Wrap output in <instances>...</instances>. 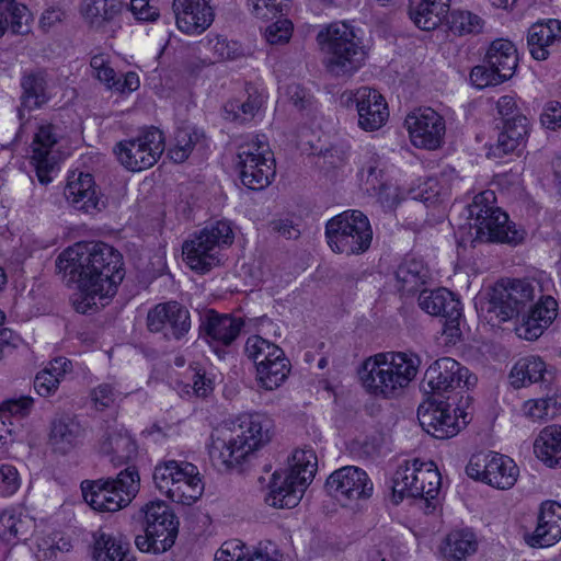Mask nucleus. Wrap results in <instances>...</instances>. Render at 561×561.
Listing matches in <instances>:
<instances>
[{"mask_svg": "<svg viewBox=\"0 0 561 561\" xmlns=\"http://www.w3.org/2000/svg\"><path fill=\"white\" fill-rule=\"evenodd\" d=\"M561 41V21L550 19L533 24L527 33V46L531 57L546 60L556 43Z\"/></svg>", "mask_w": 561, "mask_h": 561, "instance_id": "nucleus-28", "label": "nucleus"}, {"mask_svg": "<svg viewBox=\"0 0 561 561\" xmlns=\"http://www.w3.org/2000/svg\"><path fill=\"white\" fill-rule=\"evenodd\" d=\"M190 368L193 370V386L183 385L182 391L187 396L193 393L196 397L206 398L214 390L213 379L207 377L205 371L197 366L190 365Z\"/></svg>", "mask_w": 561, "mask_h": 561, "instance_id": "nucleus-53", "label": "nucleus"}, {"mask_svg": "<svg viewBox=\"0 0 561 561\" xmlns=\"http://www.w3.org/2000/svg\"><path fill=\"white\" fill-rule=\"evenodd\" d=\"M543 127L556 130L561 127V103L558 101L548 102L540 115Z\"/></svg>", "mask_w": 561, "mask_h": 561, "instance_id": "nucleus-64", "label": "nucleus"}, {"mask_svg": "<svg viewBox=\"0 0 561 561\" xmlns=\"http://www.w3.org/2000/svg\"><path fill=\"white\" fill-rule=\"evenodd\" d=\"M147 327L168 340H181L191 330L190 311L178 301L158 304L148 312Z\"/></svg>", "mask_w": 561, "mask_h": 561, "instance_id": "nucleus-16", "label": "nucleus"}, {"mask_svg": "<svg viewBox=\"0 0 561 561\" xmlns=\"http://www.w3.org/2000/svg\"><path fill=\"white\" fill-rule=\"evenodd\" d=\"M100 450L117 467L127 465L137 456V444L123 427H108L100 443Z\"/></svg>", "mask_w": 561, "mask_h": 561, "instance_id": "nucleus-27", "label": "nucleus"}, {"mask_svg": "<svg viewBox=\"0 0 561 561\" xmlns=\"http://www.w3.org/2000/svg\"><path fill=\"white\" fill-rule=\"evenodd\" d=\"M271 232L279 241H295L300 237V229L289 218H277L270 224Z\"/></svg>", "mask_w": 561, "mask_h": 561, "instance_id": "nucleus-58", "label": "nucleus"}, {"mask_svg": "<svg viewBox=\"0 0 561 561\" xmlns=\"http://www.w3.org/2000/svg\"><path fill=\"white\" fill-rule=\"evenodd\" d=\"M561 539V504L556 501L541 503L537 516V526L533 534L525 536L526 542L534 548L549 547Z\"/></svg>", "mask_w": 561, "mask_h": 561, "instance_id": "nucleus-23", "label": "nucleus"}, {"mask_svg": "<svg viewBox=\"0 0 561 561\" xmlns=\"http://www.w3.org/2000/svg\"><path fill=\"white\" fill-rule=\"evenodd\" d=\"M21 85L23 89V107L28 110L39 108L50 99L47 77L44 72H35L24 76L22 78Z\"/></svg>", "mask_w": 561, "mask_h": 561, "instance_id": "nucleus-39", "label": "nucleus"}, {"mask_svg": "<svg viewBox=\"0 0 561 561\" xmlns=\"http://www.w3.org/2000/svg\"><path fill=\"white\" fill-rule=\"evenodd\" d=\"M534 449L549 467L561 465V426L552 425L545 427L536 438Z\"/></svg>", "mask_w": 561, "mask_h": 561, "instance_id": "nucleus-36", "label": "nucleus"}, {"mask_svg": "<svg viewBox=\"0 0 561 561\" xmlns=\"http://www.w3.org/2000/svg\"><path fill=\"white\" fill-rule=\"evenodd\" d=\"M380 160L378 157L374 154L368 157L367 161H365L359 170V178L367 185V191H374L379 193L380 190L385 186L381 182L382 170L380 169Z\"/></svg>", "mask_w": 561, "mask_h": 561, "instance_id": "nucleus-51", "label": "nucleus"}, {"mask_svg": "<svg viewBox=\"0 0 561 561\" xmlns=\"http://www.w3.org/2000/svg\"><path fill=\"white\" fill-rule=\"evenodd\" d=\"M419 460H414L411 465L407 462L400 466L392 478V501L396 505L403 501L404 497L412 496V486L417 484L416 466Z\"/></svg>", "mask_w": 561, "mask_h": 561, "instance_id": "nucleus-45", "label": "nucleus"}, {"mask_svg": "<svg viewBox=\"0 0 561 561\" xmlns=\"http://www.w3.org/2000/svg\"><path fill=\"white\" fill-rule=\"evenodd\" d=\"M21 484L20 474L12 465L0 463V496L14 494Z\"/></svg>", "mask_w": 561, "mask_h": 561, "instance_id": "nucleus-56", "label": "nucleus"}, {"mask_svg": "<svg viewBox=\"0 0 561 561\" xmlns=\"http://www.w3.org/2000/svg\"><path fill=\"white\" fill-rule=\"evenodd\" d=\"M502 130L524 144L529 131V121L522 113H517L512 118H506Z\"/></svg>", "mask_w": 561, "mask_h": 561, "instance_id": "nucleus-60", "label": "nucleus"}, {"mask_svg": "<svg viewBox=\"0 0 561 561\" xmlns=\"http://www.w3.org/2000/svg\"><path fill=\"white\" fill-rule=\"evenodd\" d=\"M163 151V134L154 127H151L136 139L121 141L115 150L121 163L133 172L152 167Z\"/></svg>", "mask_w": 561, "mask_h": 561, "instance_id": "nucleus-9", "label": "nucleus"}, {"mask_svg": "<svg viewBox=\"0 0 561 561\" xmlns=\"http://www.w3.org/2000/svg\"><path fill=\"white\" fill-rule=\"evenodd\" d=\"M215 561H245L244 543L239 539L224 542L215 556Z\"/></svg>", "mask_w": 561, "mask_h": 561, "instance_id": "nucleus-62", "label": "nucleus"}, {"mask_svg": "<svg viewBox=\"0 0 561 561\" xmlns=\"http://www.w3.org/2000/svg\"><path fill=\"white\" fill-rule=\"evenodd\" d=\"M121 9L122 2L117 0H82L80 4L84 22L98 32H106Z\"/></svg>", "mask_w": 561, "mask_h": 561, "instance_id": "nucleus-31", "label": "nucleus"}, {"mask_svg": "<svg viewBox=\"0 0 561 561\" xmlns=\"http://www.w3.org/2000/svg\"><path fill=\"white\" fill-rule=\"evenodd\" d=\"M84 436L85 428L76 416L64 414L51 421L49 442L61 454H67L81 444Z\"/></svg>", "mask_w": 561, "mask_h": 561, "instance_id": "nucleus-29", "label": "nucleus"}, {"mask_svg": "<svg viewBox=\"0 0 561 561\" xmlns=\"http://www.w3.org/2000/svg\"><path fill=\"white\" fill-rule=\"evenodd\" d=\"M327 492L337 501L367 500L374 485L365 470L356 466H344L333 471L325 481Z\"/></svg>", "mask_w": 561, "mask_h": 561, "instance_id": "nucleus-15", "label": "nucleus"}, {"mask_svg": "<svg viewBox=\"0 0 561 561\" xmlns=\"http://www.w3.org/2000/svg\"><path fill=\"white\" fill-rule=\"evenodd\" d=\"M492 455H494L493 451L472 455L466 467L467 474L474 480L485 483L484 477L486 476V470H489V460H492Z\"/></svg>", "mask_w": 561, "mask_h": 561, "instance_id": "nucleus-61", "label": "nucleus"}, {"mask_svg": "<svg viewBox=\"0 0 561 561\" xmlns=\"http://www.w3.org/2000/svg\"><path fill=\"white\" fill-rule=\"evenodd\" d=\"M122 392L111 383H101L92 391V400L95 405L103 410L111 407Z\"/></svg>", "mask_w": 561, "mask_h": 561, "instance_id": "nucleus-63", "label": "nucleus"}, {"mask_svg": "<svg viewBox=\"0 0 561 561\" xmlns=\"http://www.w3.org/2000/svg\"><path fill=\"white\" fill-rule=\"evenodd\" d=\"M474 551L476 542L472 539V535L465 531L450 533L443 548V553L447 561H462Z\"/></svg>", "mask_w": 561, "mask_h": 561, "instance_id": "nucleus-47", "label": "nucleus"}, {"mask_svg": "<svg viewBox=\"0 0 561 561\" xmlns=\"http://www.w3.org/2000/svg\"><path fill=\"white\" fill-rule=\"evenodd\" d=\"M140 478L134 466L122 470L116 478L84 480L81 491L84 501L98 512H117L127 506L139 491Z\"/></svg>", "mask_w": 561, "mask_h": 561, "instance_id": "nucleus-6", "label": "nucleus"}, {"mask_svg": "<svg viewBox=\"0 0 561 561\" xmlns=\"http://www.w3.org/2000/svg\"><path fill=\"white\" fill-rule=\"evenodd\" d=\"M470 80L473 85L482 89L488 85H496L502 83L506 79L500 77V75L486 64L473 67L470 72Z\"/></svg>", "mask_w": 561, "mask_h": 561, "instance_id": "nucleus-57", "label": "nucleus"}, {"mask_svg": "<svg viewBox=\"0 0 561 561\" xmlns=\"http://www.w3.org/2000/svg\"><path fill=\"white\" fill-rule=\"evenodd\" d=\"M34 405V399L30 396H21L16 399H9L0 404V414L5 417V413L11 416L23 419L27 416Z\"/></svg>", "mask_w": 561, "mask_h": 561, "instance_id": "nucleus-55", "label": "nucleus"}, {"mask_svg": "<svg viewBox=\"0 0 561 561\" xmlns=\"http://www.w3.org/2000/svg\"><path fill=\"white\" fill-rule=\"evenodd\" d=\"M485 64L492 67L503 79L513 77L517 64V50L514 44L507 39H496L490 45Z\"/></svg>", "mask_w": 561, "mask_h": 561, "instance_id": "nucleus-34", "label": "nucleus"}, {"mask_svg": "<svg viewBox=\"0 0 561 561\" xmlns=\"http://www.w3.org/2000/svg\"><path fill=\"white\" fill-rule=\"evenodd\" d=\"M450 0H410L409 15L423 31L435 30L449 11Z\"/></svg>", "mask_w": 561, "mask_h": 561, "instance_id": "nucleus-30", "label": "nucleus"}, {"mask_svg": "<svg viewBox=\"0 0 561 561\" xmlns=\"http://www.w3.org/2000/svg\"><path fill=\"white\" fill-rule=\"evenodd\" d=\"M448 23L450 31L458 35L478 34L483 27V20L479 15L462 10L453 11Z\"/></svg>", "mask_w": 561, "mask_h": 561, "instance_id": "nucleus-50", "label": "nucleus"}, {"mask_svg": "<svg viewBox=\"0 0 561 561\" xmlns=\"http://www.w3.org/2000/svg\"><path fill=\"white\" fill-rule=\"evenodd\" d=\"M420 358L402 352L378 353L365 359L358 369L363 387L371 394L394 398L414 379Z\"/></svg>", "mask_w": 561, "mask_h": 561, "instance_id": "nucleus-3", "label": "nucleus"}, {"mask_svg": "<svg viewBox=\"0 0 561 561\" xmlns=\"http://www.w3.org/2000/svg\"><path fill=\"white\" fill-rule=\"evenodd\" d=\"M208 455L217 471L242 472L245 461V431L242 424L231 422L215 430L210 435Z\"/></svg>", "mask_w": 561, "mask_h": 561, "instance_id": "nucleus-7", "label": "nucleus"}, {"mask_svg": "<svg viewBox=\"0 0 561 561\" xmlns=\"http://www.w3.org/2000/svg\"><path fill=\"white\" fill-rule=\"evenodd\" d=\"M59 138L58 128L50 123L38 125L34 134L31 163L34 165L38 182L43 185L49 184L59 171Z\"/></svg>", "mask_w": 561, "mask_h": 561, "instance_id": "nucleus-10", "label": "nucleus"}, {"mask_svg": "<svg viewBox=\"0 0 561 561\" xmlns=\"http://www.w3.org/2000/svg\"><path fill=\"white\" fill-rule=\"evenodd\" d=\"M317 42L323 54V64L332 76L350 77L365 62L367 53L354 27L345 22H334L322 27Z\"/></svg>", "mask_w": 561, "mask_h": 561, "instance_id": "nucleus-4", "label": "nucleus"}, {"mask_svg": "<svg viewBox=\"0 0 561 561\" xmlns=\"http://www.w3.org/2000/svg\"><path fill=\"white\" fill-rule=\"evenodd\" d=\"M184 471V461L167 460L154 467L153 481L156 486L162 494H168L169 489L178 484V480L182 479Z\"/></svg>", "mask_w": 561, "mask_h": 561, "instance_id": "nucleus-48", "label": "nucleus"}, {"mask_svg": "<svg viewBox=\"0 0 561 561\" xmlns=\"http://www.w3.org/2000/svg\"><path fill=\"white\" fill-rule=\"evenodd\" d=\"M416 474H417V484L412 486V496L413 499H423L426 502V507L433 505L435 508V503L433 501L436 500L442 478L436 468L431 465H425L423 462H419L416 466Z\"/></svg>", "mask_w": 561, "mask_h": 561, "instance_id": "nucleus-38", "label": "nucleus"}, {"mask_svg": "<svg viewBox=\"0 0 561 561\" xmlns=\"http://www.w3.org/2000/svg\"><path fill=\"white\" fill-rule=\"evenodd\" d=\"M234 232L227 220H218L206 225L193 239L184 241L183 245H231Z\"/></svg>", "mask_w": 561, "mask_h": 561, "instance_id": "nucleus-40", "label": "nucleus"}, {"mask_svg": "<svg viewBox=\"0 0 561 561\" xmlns=\"http://www.w3.org/2000/svg\"><path fill=\"white\" fill-rule=\"evenodd\" d=\"M3 7L9 11L10 21L8 20V25H10L12 33L21 35L28 33L31 21L28 9L14 2L9 7Z\"/></svg>", "mask_w": 561, "mask_h": 561, "instance_id": "nucleus-54", "label": "nucleus"}, {"mask_svg": "<svg viewBox=\"0 0 561 561\" xmlns=\"http://www.w3.org/2000/svg\"><path fill=\"white\" fill-rule=\"evenodd\" d=\"M534 290L526 279H501L488 294L486 311L503 322L518 318L533 302Z\"/></svg>", "mask_w": 561, "mask_h": 561, "instance_id": "nucleus-8", "label": "nucleus"}, {"mask_svg": "<svg viewBox=\"0 0 561 561\" xmlns=\"http://www.w3.org/2000/svg\"><path fill=\"white\" fill-rule=\"evenodd\" d=\"M465 211L467 222L456 231L457 245L473 242L518 244L525 240V230L517 228L508 215L495 205L493 191L477 194Z\"/></svg>", "mask_w": 561, "mask_h": 561, "instance_id": "nucleus-2", "label": "nucleus"}, {"mask_svg": "<svg viewBox=\"0 0 561 561\" xmlns=\"http://www.w3.org/2000/svg\"><path fill=\"white\" fill-rule=\"evenodd\" d=\"M404 123L415 147L434 150L443 144L446 133L445 119L433 108H417L408 114Z\"/></svg>", "mask_w": 561, "mask_h": 561, "instance_id": "nucleus-14", "label": "nucleus"}, {"mask_svg": "<svg viewBox=\"0 0 561 561\" xmlns=\"http://www.w3.org/2000/svg\"><path fill=\"white\" fill-rule=\"evenodd\" d=\"M491 458L484 477L485 483L501 490L511 489L517 481L518 467L512 458L497 453H494Z\"/></svg>", "mask_w": 561, "mask_h": 561, "instance_id": "nucleus-35", "label": "nucleus"}, {"mask_svg": "<svg viewBox=\"0 0 561 561\" xmlns=\"http://www.w3.org/2000/svg\"><path fill=\"white\" fill-rule=\"evenodd\" d=\"M243 320L228 314H219L215 310H208L202 319L201 331L209 343L229 345L239 335Z\"/></svg>", "mask_w": 561, "mask_h": 561, "instance_id": "nucleus-26", "label": "nucleus"}, {"mask_svg": "<svg viewBox=\"0 0 561 561\" xmlns=\"http://www.w3.org/2000/svg\"><path fill=\"white\" fill-rule=\"evenodd\" d=\"M274 421L266 413L248 415V459L271 443L274 436Z\"/></svg>", "mask_w": 561, "mask_h": 561, "instance_id": "nucleus-37", "label": "nucleus"}, {"mask_svg": "<svg viewBox=\"0 0 561 561\" xmlns=\"http://www.w3.org/2000/svg\"><path fill=\"white\" fill-rule=\"evenodd\" d=\"M358 113V126L366 131L379 129L388 119L389 112L383 96L375 89L362 87L354 93Z\"/></svg>", "mask_w": 561, "mask_h": 561, "instance_id": "nucleus-22", "label": "nucleus"}, {"mask_svg": "<svg viewBox=\"0 0 561 561\" xmlns=\"http://www.w3.org/2000/svg\"><path fill=\"white\" fill-rule=\"evenodd\" d=\"M205 135L192 126L179 127L174 134V144L169 150L171 160L176 163L184 162L196 146H202Z\"/></svg>", "mask_w": 561, "mask_h": 561, "instance_id": "nucleus-43", "label": "nucleus"}, {"mask_svg": "<svg viewBox=\"0 0 561 561\" xmlns=\"http://www.w3.org/2000/svg\"><path fill=\"white\" fill-rule=\"evenodd\" d=\"M317 469L318 458L312 448L296 449L288 460V468L272 474L266 502L278 508L297 506Z\"/></svg>", "mask_w": 561, "mask_h": 561, "instance_id": "nucleus-5", "label": "nucleus"}, {"mask_svg": "<svg viewBox=\"0 0 561 561\" xmlns=\"http://www.w3.org/2000/svg\"><path fill=\"white\" fill-rule=\"evenodd\" d=\"M56 270L79 293L72 305L77 312L89 313L105 306L125 277L123 255L116 248H64L56 259Z\"/></svg>", "mask_w": 561, "mask_h": 561, "instance_id": "nucleus-1", "label": "nucleus"}, {"mask_svg": "<svg viewBox=\"0 0 561 561\" xmlns=\"http://www.w3.org/2000/svg\"><path fill=\"white\" fill-rule=\"evenodd\" d=\"M92 539L94 561H135L130 543L122 534L99 528L92 534Z\"/></svg>", "mask_w": 561, "mask_h": 561, "instance_id": "nucleus-25", "label": "nucleus"}, {"mask_svg": "<svg viewBox=\"0 0 561 561\" xmlns=\"http://www.w3.org/2000/svg\"><path fill=\"white\" fill-rule=\"evenodd\" d=\"M419 306L431 316L445 319L443 333L448 337L457 339L461 335L460 320L462 317L461 302L456 295L446 289L421 290L419 295Z\"/></svg>", "mask_w": 561, "mask_h": 561, "instance_id": "nucleus-13", "label": "nucleus"}, {"mask_svg": "<svg viewBox=\"0 0 561 561\" xmlns=\"http://www.w3.org/2000/svg\"><path fill=\"white\" fill-rule=\"evenodd\" d=\"M396 275L398 282L401 283L402 293L414 295L426 283L428 271L422 260L412 257L404 260L399 265Z\"/></svg>", "mask_w": 561, "mask_h": 561, "instance_id": "nucleus-42", "label": "nucleus"}, {"mask_svg": "<svg viewBox=\"0 0 561 561\" xmlns=\"http://www.w3.org/2000/svg\"><path fill=\"white\" fill-rule=\"evenodd\" d=\"M64 195L76 209L85 214H95L106 207V199L90 173H70Z\"/></svg>", "mask_w": 561, "mask_h": 561, "instance_id": "nucleus-20", "label": "nucleus"}, {"mask_svg": "<svg viewBox=\"0 0 561 561\" xmlns=\"http://www.w3.org/2000/svg\"><path fill=\"white\" fill-rule=\"evenodd\" d=\"M185 264L194 272L204 274L219 265L220 257L216 248H181Z\"/></svg>", "mask_w": 561, "mask_h": 561, "instance_id": "nucleus-46", "label": "nucleus"}, {"mask_svg": "<svg viewBox=\"0 0 561 561\" xmlns=\"http://www.w3.org/2000/svg\"><path fill=\"white\" fill-rule=\"evenodd\" d=\"M451 404L430 397L417 409V420L422 428L437 439H446L460 431L456 409L450 413Z\"/></svg>", "mask_w": 561, "mask_h": 561, "instance_id": "nucleus-17", "label": "nucleus"}, {"mask_svg": "<svg viewBox=\"0 0 561 561\" xmlns=\"http://www.w3.org/2000/svg\"><path fill=\"white\" fill-rule=\"evenodd\" d=\"M178 28L187 35H199L214 22L215 11L210 0H173Z\"/></svg>", "mask_w": 561, "mask_h": 561, "instance_id": "nucleus-21", "label": "nucleus"}, {"mask_svg": "<svg viewBox=\"0 0 561 561\" xmlns=\"http://www.w3.org/2000/svg\"><path fill=\"white\" fill-rule=\"evenodd\" d=\"M33 527L28 516L14 510H7L0 515V538L8 543L27 539Z\"/></svg>", "mask_w": 561, "mask_h": 561, "instance_id": "nucleus-41", "label": "nucleus"}, {"mask_svg": "<svg viewBox=\"0 0 561 561\" xmlns=\"http://www.w3.org/2000/svg\"><path fill=\"white\" fill-rule=\"evenodd\" d=\"M140 514L144 518L145 533H149L160 542L157 550H169L179 533V520L171 508L162 501L150 502L140 510Z\"/></svg>", "mask_w": 561, "mask_h": 561, "instance_id": "nucleus-19", "label": "nucleus"}, {"mask_svg": "<svg viewBox=\"0 0 561 561\" xmlns=\"http://www.w3.org/2000/svg\"><path fill=\"white\" fill-rule=\"evenodd\" d=\"M477 378L469 374V369L451 357H442L436 359L426 369L423 388L426 393L444 397L446 393L465 386L469 387L476 382Z\"/></svg>", "mask_w": 561, "mask_h": 561, "instance_id": "nucleus-12", "label": "nucleus"}, {"mask_svg": "<svg viewBox=\"0 0 561 561\" xmlns=\"http://www.w3.org/2000/svg\"><path fill=\"white\" fill-rule=\"evenodd\" d=\"M60 383V379L48 371L46 368L38 371L34 378V389L41 397L53 396Z\"/></svg>", "mask_w": 561, "mask_h": 561, "instance_id": "nucleus-59", "label": "nucleus"}, {"mask_svg": "<svg viewBox=\"0 0 561 561\" xmlns=\"http://www.w3.org/2000/svg\"><path fill=\"white\" fill-rule=\"evenodd\" d=\"M325 237L328 245H370L373 230L365 214L348 209L328 220Z\"/></svg>", "mask_w": 561, "mask_h": 561, "instance_id": "nucleus-11", "label": "nucleus"}, {"mask_svg": "<svg viewBox=\"0 0 561 561\" xmlns=\"http://www.w3.org/2000/svg\"><path fill=\"white\" fill-rule=\"evenodd\" d=\"M261 30L263 37L270 45H283L288 43L291 37L293 24L287 19H277Z\"/></svg>", "mask_w": 561, "mask_h": 561, "instance_id": "nucleus-52", "label": "nucleus"}, {"mask_svg": "<svg viewBox=\"0 0 561 561\" xmlns=\"http://www.w3.org/2000/svg\"><path fill=\"white\" fill-rule=\"evenodd\" d=\"M560 411L561 404L554 396L529 400L524 404L525 414L533 420H551L556 417Z\"/></svg>", "mask_w": 561, "mask_h": 561, "instance_id": "nucleus-49", "label": "nucleus"}, {"mask_svg": "<svg viewBox=\"0 0 561 561\" xmlns=\"http://www.w3.org/2000/svg\"><path fill=\"white\" fill-rule=\"evenodd\" d=\"M204 492V483L197 467L191 462H184L182 479L178 484L169 489L167 496L175 503L191 505L196 502Z\"/></svg>", "mask_w": 561, "mask_h": 561, "instance_id": "nucleus-32", "label": "nucleus"}, {"mask_svg": "<svg viewBox=\"0 0 561 561\" xmlns=\"http://www.w3.org/2000/svg\"><path fill=\"white\" fill-rule=\"evenodd\" d=\"M510 378L514 388H522L538 381L550 382L552 374L546 369V364L540 357L527 356L515 363Z\"/></svg>", "mask_w": 561, "mask_h": 561, "instance_id": "nucleus-33", "label": "nucleus"}, {"mask_svg": "<svg viewBox=\"0 0 561 561\" xmlns=\"http://www.w3.org/2000/svg\"><path fill=\"white\" fill-rule=\"evenodd\" d=\"M275 174V159L267 137L263 134L254 135L248 141V190H264Z\"/></svg>", "mask_w": 561, "mask_h": 561, "instance_id": "nucleus-18", "label": "nucleus"}, {"mask_svg": "<svg viewBox=\"0 0 561 561\" xmlns=\"http://www.w3.org/2000/svg\"><path fill=\"white\" fill-rule=\"evenodd\" d=\"M529 309L522 313L518 335L528 341L537 340L553 322L558 314V302L551 296H542L536 305L528 304Z\"/></svg>", "mask_w": 561, "mask_h": 561, "instance_id": "nucleus-24", "label": "nucleus"}, {"mask_svg": "<svg viewBox=\"0 0 561 561\" xmlns=\"http://www.w3.org/2000/svg\"><path fill=\"white\" fill-rule=\"evenodd\" d=\"M255 370L257 386L267 391L278 388L287 379L290 371L287 359L265 364L256 362Z\"/></svg>", "mask_w": 561, "mask_h": 561, "instance_id": "nucleus-44", "label": "nucleus"}]
</instances>
